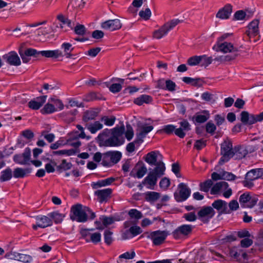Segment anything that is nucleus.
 <instances>
[{"instance_id":"nucleus-50","label":"nucleus","mask_w":263,"mask_h":263,"mask_svg":"<svg viewBox=\"0 0 263 263\" xmlns=\"http://www.w3.org/2000/svg\"><path fill=\"white\" fill-rule=\"evenodd\" d=\"M116 119L115 116H111L110 118L108 116H103L101 118V120L106 125L110 126L114 124Z\"/></svg>"},{"instance_id":"nucleus-26","label":"nucleus","mask_w":263,"mask_h":263,"mask_svg":"<svg viewBox=\"0 0 263 263\" xmlns=\"http://www.w3.org/2000/svg\"><path fill=\"white\" fill-rule=\"evenodd\" d=\"M262 175L263 168L252 169L247 172L245 176V179L255 180L261 177Z\"/></svg>"},{"instance_id":"nucleus-24","label":"nucleus","mask_w":263,"mask_h":263,"mask_svg":"<svg viewBox=\"0 0 263 263\" xmlns=\"http://www.w3.org/2000/svg\"><path fill=\"white\" fill-rule=\"evenodd\" d=\"M100 109L98 108H91L84 112L83 116V121L86 124L88 123V122L90 120L95 119L98 116Z\"/></svg>"},{"instance_id":"nucleus-43","label":"nucleus","mask_w":263,"mask_h":263,"mask_svg":"<svg viewBox=\"0 0 263 263\" xmlns=\"http://www.w3.org/2000/svg\"><path fill=\"white\" fill-rule=\"evenodd\" d=\"M57 111L54 105L52 104L48 103L41 110L42 114H52Z\"/></svg>"},{"instance_id":"nucleus-3","label":"nucleus","mask_w":263,"mask_h":263,"mask_svg":"<svg viewBox=\"0 0 263 263\" xmlns=\"http://www.w3.org/2000/svg\"><path fill=\"white\" fill-rule=\"evenodd\" d=\"M91 210L87 206H83L81 204L73 205L71 208L70 218L79 222H85L88 220L87 212Z\"/></svg>"},{"instance_id":"nucleus-7","label":"nucleus","mask_w":263,"mask_h":263,"mask_svg":"<svg viewBox=\"0 0 263 263\" xmlns=\"http://www.w3.org/2000/svg\"><path fill=\"white\" fill-rule=\"evenodd\" d=\"M178 192L174 193V198L177 202L186 200L190 196L191 191L184 183H180L178 186Z\"/></svg>"},{"instance_id":"nucleus-58","label":"nucleus","mask_w":263,"mask_h":263,"mask_svg":"<svg viewBox=\"0 0 263 263\" xmlns=\"http://www.w3.org/2000/svg\"><path fill=\"white\" fill-rule=\"evenodd\" d=\"M151 11L149 8H146L144 11L141 10L139 12V15L144 20H148L151 16Z\"/></svg>"},{"instance_id":"nucleus-51","label":"nucleus","mask_w":263,"mask_h":263,"mask_svg":"<svg viewBox=\"0 0 263 263\" xmlns=\"http://www.w3.org/2000/svg\"><path fill=\"white\" fill-rule=\"evenodd\" d=\"M201 61V57L200 56H193L187 60V64L190 66H195L199 64Z\"/></svg>"},{"instance_id":"nucleus-48","label":"nucleus","mask_w":263,"mask_h":263,"mask_svg":"<svg viewBox=\"0 0 263 263\" xmlns=\"http://www.w3.org/2000/svg\"><path fill=\"white\" fill-rule=\"evenodd\" d=\"M139 127L140 128L139 133L142 134L144 137H146V135L151 132L154 128L153 126H147L146 124L141 125Z\"/></svg>"},{"instance_id":"nucleus-15","label":"nucleus","mask_w":263,"mask_h":263,"mask_svg":"<svg viewBox=\"0 0 263 263\" xmlns=\"http://www.w3.org/2000/svg\"><path fill=\"white\" fill-rule=\"evenodd\" d=\"M102 28L113 31L122 27V24L119 19L109 20L101 23Z\"/></svg>"},{"instance_id":"nucleus-13","label":"nucleus","mask_w":263,"mask_h":263,"mask_svg":"<svg viewBox=\"0 0 263 263\" xmlns=\"http://www.w3.org/2000/svg\"><path fill=\"white\" fill-rule=\"evenodd\" d=\"M213 209H215L218 211V217L222 214H229L228 208V203L226 201L221 199L215 200L212 204Z\"/></svg>"},{"instance_id":"nucleus-55","label":"nucleus","mask_w":263,"mask_h":263,"mask_svg":"<svg viewBox=\"0 0 263 263\" xmlns=\"http://www.w3.org/2000/svg\"><path fill=\"white\" fill-rule=\"evenodd\" d=\"M235 178L236 176L231 173L226 171H223L221 172V179L232 181L235 180Z\"/></svg>"},{"instance_id":"nucleus-1","label":"nucleus","mask_w":263,"mask_h":263,"mask_svg":"<svg viewBox=\"0 0 263 263\" xmlns=\"http://www.w3.org/2000/svg\"><path fill=\"white\" fill-rule=\"evenodd\" d=\"M147 176L143 180L142 183L148 189L154 190L158 179L164 174L165 166L164 163H160L158 167L149 169Z\"/></svg>"},{"instance_id":"nucleus-63","label":"nucleus","mask_w":263,"mask_h":263,"mask_svg":"<svg viewBox=\"0 0 263 263\" xmlns=\"http://www.w3.org/2000/svg\"><path fill=\"white\" fill-rule=\"evenodd\" d=\"M206 145V141L203 139L196 140L194 144V148L199 151L204 147Z\"/></svg>"},{"instance_id":"nucleus-54","label":"nucleus","mask_w":263,"mask_h":263,"mask_svg":"<svg viewBox=\"0 0 263 263\" xmlns=\"http://www.w3.org/2000/svg\"><path fill=\"white\" fill-rule=\"evenodd\" d=\"M125 137L128 141H130L134 136V130L133 127L129 124L126 125V131L125 133Z\"/></svg>"},{"instance_id":"nucleus-17","label":"nucleus","mask_w":263,"mask_h":263,"mask_svg":"<svg viewBox=\"0 0 263 263\" xmlns=\"http://www.w3.org/2000/svg\"><path fill=\"white\" fill-rule=\"evenodd\" d=\"M108 152L104 153L97 152L93 155V160L97 163L101 162L103 166L111 167Z\"/></svg>"},{"instance_id":"nucleus-44","label":"nucleus","mask_w":263,"mask_h":263,"mask_svg":"<svg viewBox=\"0 0 263 263\" xmlns=\"http://www.w3.org/2000/svg\"><path fill=\"white\" fill-rule=\"evenodd\" d=\"M212 185V181L210 179H208L205 181L200 183V190L204 192H208Z\"/></svg>"},{"instance_id":"nucleus-21","label":"nucleus","mask_w":263,"mask_h":263,"mask_svg":"<svg viewBox=\"0 0 263 263\" xmlns=\"http://www.w3.org/2000/svg\"><path fill=\"white\" fill-rule=\"evenodd\" d=\"M229 254L233 259L238 261H240L242 258L245 259L247 256L246 252L235 247L229 249Z\"/></svg>"},{"instance_id":"nucleus-57","label":"nucleus","mask_w":263,"mask_h":263,"mask_svg":"<svg viewBox=\"0 0 263 263\" xmlns=\"http://www.w3.org/2000/svg\"><path fill=\"white\" fill-rule=\"evenodd\" d=\"M228 211H229V214L232 213V211H236L239 208V204L237 200H232L229 203Z\"/></svg>"},{"instance_id":"nucleus-30","label":"nucleus","mask_w":263,"mask_h":263,"mask_svg":"<svg viewBox=\"0 0 263 263\" xmlns=\"http://www.w3.org/2000/svg\"><path fill=\"white\" fill-rule=\"evenodd\" d=\"M108 154L111 166L117 163L122 157V154L119 151H108Z\"/></svg>"},{"instance_id":"nucleus-52","label":"nucleus","mask_w":263,"mask_h":263,"mask_svg":"<svg viewBox=\"0 0 263 263\" xmlns=\"http://www.w3.org/2000/svg\"><path fill=\"white\" fill-rule=\"evenodd\" d=\"M110 133H111V129L109 130L108 128H106L99 134L97 138L99 141L104 143V141L106 140L105 138L109 136Z\"/></svg>"},{"instance_id":"nucleus-6","label":"nucleus","mask_w":263,"mask_h":263,"mask_svg":"<svg viewBox=\"0 0 263 263\" xmlns=\"http://www.w3.org/2000/svg\"><path fill=\"white\" fill-rule=\"evenodd\" d=\"M143 235L151 239L154 245L159 246L164 242L167 233L164 231L157 230L151 233H145Z\"/></svg>"},{"instance_id":"nucleus-4","label":"nucleus","mask_w":263,"mask_h":263,"mask_svg":"<svg viewBox=\"0 0 263 263\" xmlns=\"http://www.w3.org/2000/svg\"><path fill=\"white\" fill-rule=\"evenodd\" d=\"M220 153L222 157L219 161V164L222 165L228 162L231 158L233 147L232 142L229 140H224L221 144Z\"/></svg>"},{"instance_id":"nucleus-35","label":"nucleus","mask_w":263,"mask_h":263,"mask_svg":"<svg viewBox=\"0 0 263 263\" xmlns=\"http://www.w3.org/2000/svg\"><path fill=\"white\" fill-rule=\"evenodd\" d=\"M182 81L186 84H191L194 86L201 87L202 85L203 80L201 78H192L185 77L182 78Z\"/></svg>"},{"instance_id":"nucleus-34","label":"nucleus","mask_w":263,"mask_h":263,"mask_svg":"<svg viewBox=\"0 0 263 263\" xmlns=\"http://www.w3.org/2000/svg\"><path fill=\"white\" fill-rule=\"evenodd\" d=\"M32 169L31 168L24 169L21 167H17L14 170L13 177L15 178H24L26 174L30 173Z\"/></svg>"},{"instance_id":"nucleus-12","label":"nucleus","mask_w":263,"mask_h":263,"mask_svg":"<svg viewBox=\"0 0 263 263\" xmlns=\"http://www.w3.org/2000/svg\"><path fill=\"white\" fill-rule=\"evenodd\" d=\"M194 227L190 224H183L178 227L173 232V235L176 239L181 236H187L190 234Z\"/></svg>"},{"instance_id":"nucleus-42","label":"nucleus","mask_w":263,"mask_h":263,"mask_svg":"<svg viewBox=\"0 0 263 263\" xmlns=\"http://www.w3.org/2000/svg\"><path fill=\"white\" fill-rule=\"evenodd\" d=\"M250 16V15H247L246 12L243 10H238L234 14L233 20L241 21L247 20Z\"/></svg>"},{"instance_id":"nucleus-29","label":"nucleus","mask_w":263,"mask_h":263,"mask_svg":"<svg viewBox=\"0 0 263 263\" xmlns=\"http://www.w3.org/2000/svg\"><path fill=\"white\" fill-rule=\"evenodd\" d=\"M210 118V114L207 110L202 111L201 114L197 113L193 118V120L198 123L206 121Z\"/></svg>"},{"instance_id":"nucleus-36","label":"nucleus","mask_w":263,"mask_h":263,"mask_svg":"<svg viewBox=\"0 0 263 263\" xmlns=\"http://www.w3.org/2000/svg\"><path fill=\"white\" fill-rule=\"evenodd\" d=\"M228 186L229 184L227 182L220 181L217 182L212 187L211 194L212 195L217 194L221 189H227Z\"/></svg>"},{"instance_id":"nucleus-60","label":"nucleus","mask_w":263,"mask_h":263,"mask_svg":"<svg viewBox=\"0 0 263 263\" xmlns=\"http://www.w3.org/2000/svg\"><path fill=\"white\" fill-rule=\"evenodd\" d=\"M205 129L208 133L213 135L216 129V126L214 123L210 121L206 123Z\"/></svg>"},{"instance_id":"nucleus-59","label":"nucleus","mask_w":263,"mask_h":263,"mask_svg":"<svg viewBox=\"0 0 263 263\" xmlns=\"http://www.w3.org/2000/svg\"><path fill=\"white\" fill-rule=\"evenodd\" d=\"M176 129V126L174 125L169 124L164 126L162 130L166 134L170 135L173 134V132L175 133Z\"/></svg>"},{"instance_id":"nucleus-2","label":"nucleus","mask_w":263,"mask_h":263,"mask_svg":"<svg viewBox=\"0 0 263 263\" xmlns=\"http://www.w3.org/2000/svg\"><path fill=\"white\" fill-rule=\"evenodd\" d=\"M125 131L124 125L116 127L111 129V137L104 141V145L106 146H119L124 142L122 137Z\"/></svg>"},{"instance_id":"nucleus-19","label":"nucleus","mask_w":263,"mask_h":263,"mask_svg":"<svg viewBox=\"0 0 263 263\" xmlns=\"http://www.w3.org/2000/svg\"><path fill=\"white\" fill-rule=\"evenodd\" d=\"M233 6L230 4H227L218 10L216 17L221 20H227L230 18Z\"/></svg>"},{"instance_id":"nucleus-27","label":"nucleus","mask_w":263,"mask_h":263,"mask_svg":"<svg viewBox=\"0 0 263 263\" xmlns=\"http://www.w3.org/2000/svg\"><path fill=\"white\" fill-rule=\"evenodd\" d=\"M39 53L43 57L48 58L57 59L63 57V52L59 49L54 50H43L39 51Z\"/></svg>"},{"instance_id":"nucleus-47","label":"nucleus","mask_w":263,"mask_h":263,"mask_svg":"<svg viewBox=\"0 0 263 263\" xmlns=\"http://www.w3.org/2000/svg\"><path fill=\"white\" fill-rule=\"evenodd\" d=\"M145 195L146 200L151 201H156L160 197V194L155 192H148Z\"/></svg>"},{"instance_id":"nucleus-10","label":"nucleus","mask_w":263,"mask_h":263,"mask_svg":"<svg viewBox=\"0 0 263 263\" xmlns=\"http://www.w3.org/2000/svg\"><path fill=\"white\" fill-rule=\"evenodd\" d=\"M198 218L204 223H208L215 214V211L211 206H203L197 213Z\"/></svg>"},{"instance_id":"nucleus-62","label":"nucleus","mask_w":263,"mask_h":263,"mask_svg":"<svg viewBox=\"0 0 263 263\" xmlns=\"http://www.w3.org/2000/svg\"><path fill=\"white\" fill-rule=\"evenodd\" d=\"M201 66H208L212 63L213 59L212 57H208L206 55H201Z\"/></svg>"},{"instance_id":"nucleus-53","label":"nucleus","mask_w":263,"mask_h":263,"mask_svg":"<svg viewBox=\"0 0 263 263\" xmlns=\"http://www.w3.org/2000/svg\"><path fill=\"white\" fill-rule=\"evenodd\" d=\"M112 232L109 230H106L104 231V241L107 245H110L113 240L112 237Z\"/></svg>"},{"instance_id":"nucleus-41","label":"nucleus","mask_w":263,"mask_h":263,"mask_svg":"<svg viewBox=\"0 0 263 263\" xmlns=\"http://www.w3.org/2000/svg\"><path fill=\"white\" fill-rule=\"evenodd\" d=\"M48 216L51 219H53L55 223H61L64 217V216L59 213L58 212H53L50 213L48 214Z\"/></svg>"},{"instance_id":"nucleus-31","label":"nucleus","mask_w":263,"mask_h":263,"mask_svg":"<svg viewBox=\"0 0 263 263\" xmlns=\"http://www.w3.org/2000/svg\"><path fill=\"white\" fill-rule=\"evenodd\" d=\"M153 101V98L147 95H142L134 100V103L139 106L143 105L144 103L149 104Z\"/></svg>"},{"instance_id":"nucleus-64","label":"nucleus","mask_w":263,"mask_h":263,"mask_svg":"<svg viewBox=\"0 0 263 263\" xmlns=\"http://www.w3.org/2000/svg\"><path fill=\"white\" fill-rule=\"evenodd\" d=\"M122 89V85L119 83H114L109 87V90L112 93L119 92Z\"/></svg>"},{"instance_id":"nucleus-11","label":"nucleus","mask_w":263,"mask_h":263,"mask_svg":"<svg viewBox=\"0 0 263 263\" xmlns=\"http://www.w3.org/2000/svg\"><path fill=\"white\" fill-rule=\"evenodd\" d=\"M162 158V156L158 151H152L146 154L144 160L150 165L158 167L159 164L164 163Z\"/></svg>"},{"instance_id":"nucleus-45","label":"nucleus","mask_w":263,"mask_h":263,"mask_svg":"<svg viewBox=\"0 0 263 263\" xmlns=\"http://www.w3.org/2000/svg\"><path fill=\"white\" fill-rule=\"evenodd\" d=\"M129 216L132 219L138 220L143 217L142 213L135 209H132L128 211Z\"/></svg>"},{"instance_id":"nucleus-32","label":"nucleus","mask_w":263,"mask_h":263,"mask_svg":"<svg viewBox=\"0 0 263 263\" xmlns=\"http://www.w3.org/2000/svg\"><path fill=\"white\" fill-rule=\"evenodd\" d=\"M141 165V166L138 169L136 174H134L133 170L130 172V175L134 177L138 178H142L146 173L147 170L145 165L142 162H139L136 164V166Z\"/></svg>"},{"instance_id":"nucleus-49","label":"nucleus","mask_w":263,"mask_h":263,"mask_svg":"<svg viewBox=\"0 0 263 263\" xmlns=\"http://www.w3.org/2000/svg\"><path fill=\"white\" fill-rule=\"evenodd\" d=\"M74 32L77 35L83 36L85 34L86 29L84 25L78 24L74 28Z\"/></svg>"},{"instance_id":"nucleus-40","label":"nucleus","mask_w":263,"mask_h":263,"mask_svg":"<svg viewBox=\"0 0 263 263\" xmlns=\"http://www.w3.org/2000/svg\"><path fill=\"white\" fill-rule=\"evenodd\" d=\"M12 177V172L10 168L8 167L6 170L1 172L0 176V181L1 182H5L8 181L11 179Z\"/></svg>"},{"instance_id":"nucleus-9","label":"nucleus","mask_w":263,"mask_h":263,"mask_svg":"<svg viewBox=\"0 0 263 263\" xmlns=\"http://www.w3.org/2000/svg\"><path fill=\"white\" fill-rule=\"evenodd\" d=\"M258 201L256 197L251 196L249 193L246 192L240 195L239 201L242 208H252Z\"/></svg>"},{"instance_id":"nucleus-25","label":"nucleus","mask_w":263,"mask_h":263,"mask_svg":"<svg viewBox=\"0 0 263 263\" xmlns=\"http://www.w3.org/2000/svg\"><path fill=\"white\" fill-rule=\"evenodd\" d=\"M47 96L37 97L35 99L31 100L28 102V107L33 110L39 109L46 102Z\"/></svg>"},{"instance_id":"nucleus-61","label":"nucleus","mask_w":263,"mask_h":263,"mask_svg":"<svg viewBox=\"0 0 263 263\" xmlns=\"http://www.w3.org/2000/svg\"><path fill=\"white\" fill-rule=\"evenodd\" d=\"M176 85L175 82L171 80H167L165 81V90H167L170 91H173L175 90Z\"/></svg>"},{"instance_id":"nucleus-20","label":"nucleus","mask_w":263,"mask_h":263,"mask_svg":"<svg viewBox=\"0 0 263 263\" xmlns=\"http://www.w3.org/2000/svg\"><path fill=\"white\" fill-rule=\"evenodd\" d=\"M179 124L180 127L176 129L175 134L180 138H183L186 135L185 132L191 130V125L186 120H183Z\"/></svg>"},{"instance_id":"nucleus-18","label":"nucleus","mask_w":263,"mask_h":263,"mask_svg":"<svg viewBox=\"0 0 263 263\" xmlns=\"http://www.w3.org/2000/svg\"><path fill=\"white\" fill-rule=\"evenodd\" d=\"M3 58L10 65L17 66L21 65V60L15 51H11L3 56Z\"/></svg>"},{"instance_id":"nucleus-38","label":"nucleus","mask_w":263,"mask_h":263,"mask_svg":"<svg viewBox=\"0 0 263 263\" xmlns=\"http://www.w3.org/2000/svg\"><path fill=\"white\" fill-rule=\"evenodd\" d=\"M61 48L64 50V54H63V57L65 56L67 58H72L73 54L71 52L73 50L74 47H72L70 43H63L61 45Z\"/></svg>"},{"instance_id":"nucleus-46","label":"nucleus","mask_w":263,"mask_h":263,"mask_svg":"<svg viewBox=\"0 0 263 263\" xmlns=\"http://www.w3.org/2000/svg\"><path fill=\"white\" fill-rule=\"evenodd\" d=\"M57 19L60 21L63 24L67 25L68 27L72 29L73 25L71 20L68 19L67 17L65 16L63 14H59L57 16Z\"/></svg>"},{"instance_id":"nucleus-22","label":"nucleus","mask_w":263,"mask_h":263,"mask_svg":"<svg viewBox=\"0 0 263 263\" xmlns=\"http://www.w3.org/2000/svg\"><path fill=\"white\" fill-rule=\"evenodd\" d=\"M248 151L246 147L241 145H237L233 147L232 158L235 159H241L248 154Z\"/></svg>"},{"instance_id":"nucleus-33","label":"nucleus","mask_w":263,"mask_h":263,"mask_svg":"<svg viewBox=\"0 0 263 263\" xmlns=\"http://www.w3.org/2000/svg\"><path fill=\"white\" fill-rule=\"evenodd\" d=\"M85 127L92 134L97 132V131L103 128V124L99 121H95L92 123L85 124Z\"/></svg>"},{"instance_id":"nucleus-5","label":"nucleus","mask_w":263,"mask_h":263,"mask_svg":"<svg viewBox=\"0 0 263 263\" xmlns=\"http://www.w3.org/2000/svg\"><path fill=\"white\" fill-rule=\"evenodd\" d=\"M182 22V21L179 19H173L165 23L160 29L154 32V37L157 39L162 38L166 35L169 31Z\"/></svg>"},{"instance_id":"nucleus-14","label":"nucleus","mask_w":263,"mask_h":263,"mask_svg":"<svg viewBox=\"0 0 263 263\" xmlns=\"http://www.w3.org/2000/svg\"><path fill=\"white\" fill-rule=\"evenodd\" d=\"M112 190L110 188L98 190L95 192L94 194L97 197L98 201L101 203L107 202L111 198Z\"/></svg>"},{"instance_id":"nucleus-16","label":"nucleus","mask_w":263,"mask_h":263,"mask_svg":"<svg viewBox=\"0 0 263 263\" xmlns=\"http://www.w3.org/2000/svg\"><path fill=\"white\" fill-rule=\"evenodd\" d=\"M31 153L29 148H26L22 154H16L13 156V161L18 164L25 165L28 164Z\"/></svg>"},{"instance_id":"nucleus-28","label":"nucleus","mask_w":263,"mask_h":263,"mask_svg":"<svg viewBox=\"0 0 263 263\" xmlns=\"http://www.w3.org/2000/svg\"><path fill=\"white\" fill-rule=\"evenodd\" d=\"M35 219L38 222V226L41 228H45L52 224V220L49 216H36Z\"/></svg>"},{"instance_id":"nucleus-37","label":"nucleus","mask_w":263,"mask_h":263,"mask_svg":"<svg viewBox=\"0 0 263 263\" xmlns=\"http://www.w3.org/2000/svg\"><path fill=\"white\" fill-rule=\"evenodd\" d=\"M98 100H105L102 95L96 92H90L84 96L83 100L86 102L93 101Z\"/></svg>"},{"instance_id":"nucleus-23","label":"nucleus","mask_w":263,"mask_h":263,"mask_svg":"<svg viewBox=\"0 0 263 263\" xmlns=\"http://www.w3.org/2000/svg\"><path fill=\"white\" fill-rule=\"evenodd\" d=\"M259 20H254L248 26V30L246 31V34L249 37L255 36L259 34Z\"/></svg>"},{"instance_id":"nucleus-8","label":"nucleus","mask_w":263,"mask_h":263,"mask_svg":"<svg viewBox=\"0 0 263 263\" xmlns=\"http://www.w3.org/2000/svg\"><path fill=\"white\" fill-rule=\"evenodd\" d=\"M213 49L217 52L223 53H238L239 51L238 48L234 47L233 44L225 41L223 43H216Z\"/></svg>"},{"instance_id":"nucleus-39","label":"nucleus","mask_w":263,"mask_h":263,"mask_svg":"<svg viewBox=\"0 0 263 263\" xmlns=\"http://www.w3.org/2000/svg\"><path fill=\"white\" fill-rule=\"evenodd\" d=\"M238 55V53H231L230 54L221 55L215 58L214 60L221 63H225L234 60Z\"/></svg>"},{"instance_id":"nucleus-56","label":"nucleus","mask_w":263,"mask_h":263,"mask_svg":"<svg viewBox=\"0 0 263 263\" xmlns=\"http://www.w3.org/2000/svg\"><path fill=\"white\" fill-rule=\"evenodd\" d=\"M72 166V165L70 162H67L65 159H63L62 160L61 164L57 166V169L58 170L63 169L64 171H67L70 170Z\"/></svg>"}]
</instances>
